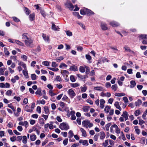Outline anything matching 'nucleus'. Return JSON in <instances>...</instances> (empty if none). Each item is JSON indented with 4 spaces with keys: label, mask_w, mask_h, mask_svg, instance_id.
Segmentation results:
<instances>
[{
    "label": "nucleus",
    "mask_w": 147,
    "mask_h": 147,
    "mask_svg": "<svg viewBox=\"0 0 147 147\" xmlns=\"http://www.w3.org/2000/svg\"><path fill=\"white\" fill-rule=\"evenodd\" d=\"M15 42L18 45L22 46H24V44L22 42H21L20 41L18 40H15Z\"/></svg>",
    "instance_id": "34"
},
{
    "label": "nucleus",
    "mask_w": 147,
    "mask_h": 147,
    "mask_svg": "<svg viewBox=\"0 0 147 147\" xmlns=\"http://www.w3.org/2000/svg\"><path fill=\"white\" fill-rule=\"evenodd\" d=\"M61 73L63 76H65L66 77H68V76L69 74V72L66 70H61Z\"/></svg>",
    "instance_id": "9"
},
{
    "label": "nucleus",
    "mask_w": 147,
    "mask_h": 147,
    "mask_svg": "<svg viewBox=\"0 0 147 147\" xmlns=\"http://www.w3.org/2000/svg\"><path fill=\"white\" fill-rule=\"evenodd\" d=\"M58 64L56 63L55 62H53L52 63V66L53 67H56L58 66Z\"/></svg>",
    "instance_id": "62"
},
{
    "label": "nucleus",
    "mask_w": 147,
    "mask_h": 147,
    "mask_svg": "<svg viewBox=\"0 0 147 147\" xmlns=\"http://www.w3.org/2000/svg\"><path fill=\"white\" fill-rule=\"evenodd\" d=\"M10 140L12 142H13L16 140V136H13L10 138Z\"/></svg>",
    "instance_id": "58"
},
{
    "label": "nucleus",
    "mask_w": 147,
    "mask_h": 147,
    "mask_svg": "<svg viewBox=\"0 0 147 147\" xmlns=\"http://www.w3.org/2000/svg\"><path fill=\"white\" fill-rule=\"evenodd\" d=\"M4 53L5 55H9V52L7 51V48H4Z\"/></svg>",
    "instance_id": "55"
},
{
    "label": "nucleus",
    "mask_w": 147,
    "mask_h": 147,
    "mask_svg": "<svg viewBox=\"0 0 147 147\" xmlns=\"http://www.w3.org/2000/svg\"><path fill=\"white\" fill-rule=\"evenodd\" d=\"M111 125V123H108L106 125L105 128L107 131H108L109 130V127Z\"/></svg>",
    "instance_id": "56"
},
{
    "label": "nucleus",
    "mask_w": 147,
    "mask_h": 147,
    "mask_svg": "<svg viewBox=\"0 0 147 147\" xmlns=\"http://www.w3.org/2000/svg\"><path fill=\"white\" fill-rule=\"evenodd\" d=\"M8 107L11 109L14 112H16V109L14 108V107L11 104H8Z\"/></svg>",
    "instance_id": "53"
},
{
    "label": "nucleus",
    "mask_w": 147,
    "mask_h": 147,
    "mask_svg": "<svg viewBox=\"0 0 147 147\" xmlns=\"http://www.w3.org/2000/svg\"><path fill=\"white\" fill-rule=\"evenodd\" d=\"M81 92H85L86 90L87 87L85 85H84L83 86H81L80 87Z\"/></svg>",
    "instance_id": "18"
},
{
    "label": "nucleus",
    "mask_w": 147,
    "mask_h": 147,
    "mask_svg": "<svg viewBox=\"0 0 147 147\" xmlns=\"http://www.w3.org/2000/svg\"><path fill=\"white\" fill-rule=\"evenodd\" d=\"M49 94L51 96H53L56 95V94L54 93L52 90H50L49 91Z\"/></svg>",
    "instance_id": "51"
},
{
    "label": "nucleus",
    "mask_w": 147,
    "mask_h": 147,
    "mask_svg": "<svg viewBox=\"0 0 147 147\" xmlns=\"http://www.w3.org/2000/svg\"><path fill=\"white\" fill-rule=\"evenodd\" d=\"M142 103V102L141 100L138 99L135 102V105L136 106L139 107L141 105Z\"/></svg>",
    "instance_id": "20"
},
{
    "label": "nucleus",
    "mask_w": 147,
    "mask_h": 147,
    "mask_svg": "<svg viewBox=\"0 0 147 147\" xmlns=\"http://www.w3.org/2000/svg\"><path fill=\"white\" fill-rule=\"evenodd\" d=\"M110 108L111 107L109 106H106L104 109V111L105 112L108 113L109 112Z\"/></svg>",
    "instance_id": "39"
},
{
    "label": "nucleus",
    "mask_w": 147,
    "mask_h": 147,
    "mask_svg": "<svg viewBox=\"0 0 147 147\" xmlns=\"http://www.w3.org/2000/svg\"><path fill=\"white\" fill-rule=\"evenodd\" d=\"M35 94L36 95H38L39 96H41L42 95V93L41 92V88H38L37 91L35 92Z\"/></svg>",
    "instance_id": "14"
},
{
    "label": "nucleus",
    "mask_w": 147,
    "mask_h": 147,
    "mask_svg": "<svg viewBox=\"0 0 147 147\" xmlns=\"http://www.w3.org/2000/svg\"><path fill=\"white\" fill-rule=\"evenodd\" d=\"M47 68L53 71H56L59 70V69L58 68H53L51 67H48Z\"/></svg>",
    "instance_id": "57"
},
{
    "label": "nucleus",
    "mask_w": 147,
    "mask_h": 147,
    "mask_svg": "<svg viewBox=\"0 0 147 147\" xmlns=\"http://www.w3.org/2000/svg\"><path fill=\"white\" fill-rule=\"evenodd\" d=\"M52 29L53 30L56 31L57 30H58L59 29V28L58 26H56L55 24H53L52 26Z\"/></svg>",
    "instance_id": "38"
},
{
    "label": "nucleus",
    "mask_w": 147,
    "mask_h": 147,
    "mask_svg": "<svg viewBox=\"0 0 147 147\" xmlns=\"http://www.w3.org/2000/svg\"><path fill=\"white\" fill-rule=\"evenodd\" d=\"M139 38L142 39H147V35L141 34L139 36Z\"/></svg>",
    "instance_id": "30"
},
{
    "label": "nucleus",
    "mask_w": 147,
    "mask_h": 147,
    "mask_svg": "<svg viewBox=\"0 0 147 147\" xmlns=\"http://www.w3.org/2000/svg\"><path fill=\"white\" fill-rule=\"evenodd\" d=\"M94 89L95 90L102 91L103 90V88L102 86H99L95 87H94Z\"/></svg>",
    "instance_id": "19"
},
{
    "label": "nucleus",
    "mask_w": 147,
    "mask_h": 147,
    "mask_svg": "<svg viewBox=\"0 0 147 147\" xmlns=\"http://www.w3.org/2000/svg\"><path fill=\"white\" fill-rule=\"evenodd\" d=\"M71 86L73 88H76L80 86V84L78 83H73L71 84Z\"/></svg>",
    "instance_id": "45"
},
{
    "label": "nucleus",
    "mask_w": 147,
    "mask_h": 147,
    "mask_svg": "<svg viewBox=\"0 0 147 147\" xmlns=\"http://www.w3.org/2000/svg\"><path fill=\"white\" fill-rule=\"evenodd\" d=\"M50 63V62H49L48 61H44L42 62V64L46 66H49V63Z\"/></svg>",
    "instance_id": "44"
},
{
    "label": "nucleus",
    "mask_w": 147,
    "mask_h": 147,
    "mask_svg": "<svg viewBox=\"0 0 147 147\" xmlns=\"http://www.w3.org/2000/svg\"><path fill=\"white\" fill-rule=\"evenodd\" d=\"M22 38L24 39L25 40H27L31 37L30 36L26 33L23 34L22 35Z\"/></svg>",
    "instance_id": "7"
},
{
    "label": "nucleus",
    "mask_w": 147,
    "mask_h": 147,
    "mask_svg": "<svg viewBox=\"0 0 147 147\" xmlns=\"http://www.w3.org/2000/svg\"><path fill=\"white\" fill-rule=\"evenodd\" d=\"M100 139L101 140H102L105 137V134L103 132H101L100 133Z\"/></svg>",
    "instance_id": "32"
},
{
    "label": "nucleus",
    "mask_w": 147,
    "mask_h": 147,
    "mask_svg": "<svg viewBox=\"0 0 147 147\" xmlns=\"http://www.w3.org/2000/svg\"><path fill=\"white\" fill-rule=\"evenodd\" d=\"M101 29L103 30H106L108 29L106 24L104 22H101L100 24Z\"/></svg>",
    "instance_id": "6"
},
{
    "label": "nucleus",
    "mask_w": 147,
    "mask_h": 147,
    "mask_svg": "<svg viewBox=\"0 0 147 147\" xmlns=\"http://www.w3.org/2000/svg\"><path fill=\"white\" fill-rule=\"evenodd\" d=\"M25 110L27 112H31L32 111V110L30 109V107L28 105H26L25 108Z\"/></svg>",
    "instance_id": "23"
},
{
    "label": "nucleus",
    "mask_w": 147,
    "mask_h": 147,
    "mask_svg": "<svg viewBox=\"0 0 147 147\" xmlns=\"http://www.w3.org/2000/svg\"><path fill=\"white\" fill-rule=\"evenodd\" d=\"M111 95L110 93L109 92L105 93L104 92H102L100 94V96L102 97L106 96L109 97H110Z\"/></svg>",
    "instance_id": "8"
},
{
    "label": "nucleus",
    "mask_w": 147,
    "mask_h": 147,
    "mask_svg": "<svg viewBox=\"0 0 147 147\" xmlns=\"http://www.w3.org/2000/svg\"><path fill=\"white\" fill-rule=\"evenodd\" d=\"M90 122V121L88 120H85L82 121V125L83 127H86V128H88V125Z\"/></svg>",
    "instance_id": "10"
},
{
    "label": "nucleus",
    "mask_w": 147,
    "mask_h": 147,
    "mask_svg": "<svg viewBox=\"0 0 147 147\" xmlns=\"http://www.w3.org/2000/svg\"><path fill=\"white\" fill-rule=\"evenodd\" d=\"M85 67H84L83 66H80L79 68V70L82 73L84 72L85 71Z\"/></svg>",
    "instance_id": "40"
},
{
    "label": "nucleus",
    "mask_w": 147,
    "mask_h": 147,
    "mask_svg": "<svg viewBox=\"0 0 147 147\" xmlns=\"http://www.w3.org/2000/svg\"><path fill=\"white\" fill-rule=\"evenodd\" d=\"M99 134H96L94 135L93 139L95 141H97L99 137Z\"/></svg>",
    "instance_id": "60"
},
{
    "label": "nucleus",
    "mask_w": 147,
    "mask_h": 147,
    "mask_svg": "<svg viewBox=\"0 0 147 147\" xmlns=\"http://www.w3.org/2000/svg\"><path fill=\"white\" fill-rule=\"evenodd\" d=\"M18 64L20 66H22L25 70L26 69V65L24 63L22 62H20Z\"/></svg>",
    "instance_id": "36"
},
{
    "label": "nucleus",
    "mask_w": 147,
    "mask_h": 147,
    "mask_svg": "<svg viewBox=\"0 0 147 147\" xmlns=\"http://www.w3.org/2000/svg\"><path fill=\"white\" fill-rule=\"evenodd\" d=\"M105 103V100L103 99H101L100 100V107L101 109H103L104 107V104Z\"/></svg>",
    "instance_id": "12"
},
{
    "label": "nucleus",
    "mask_w": 147,
    "mask_h": 147,
    "mask_svg": "<svg viewBox=\"0 0 147 147\" xmlns=\"http://www.w3.org/2000/svg\"><path fill=\"white\" fill-rule=\"evenodd\" d=\"M80 131L82 133V136L86 137L87 136L86 133V131L82 128H80Z\"/></svg>",
    "instance_id": "16"
},
{
    "label": "nucleus",
    "mask_w": 147,
    "mask_h": 147,
    "mask_svg": "<svg viewBox=\"0 0 147 147\" xmlns=\"http://www.w3.org/2000/svg\"><path fill=\"white\" fill-rule=\"evenodd\" d=\"M114 105L116 108L119 109L120 111L122 109L119 105V102L117 101L115 102L114 104Z\"/></svg>",
    "instance_id": "17"
},
{
    "label": "nucleus",
    "mask_w": 147,
    "mask_h": 147,
    "mask_svg": "<svg viewBox=\"0 0 147 147\" xmlns=\"http://www.w3.org/2000/svg\"><path fill=\"white\" fill-rule=\"evenodd\" d=\"M21 58L24 61H26L27 59V57L24 55H23L21 56Z\"/></svg>",
    "instance_id": "47"
},
{
    "label": "nucleus",
    "mask_w": 147,
    "mask_h": 147,
    "mask_svg": "<svg viewBox=\"0 0 147 147\" xmlns=\"http://www.w3.org/2000/svg\"><path fill=\"white\" fill-rule=\"evenodd\" d=\"M121 116L122 117H120L119 119V121L121 122L124 121V119H125V120H126L128 119V113L125 111L123 112Z\"/></svg>",
    "instance_id": "1"
},
{
    "label": "nucleus",
    "mask_w": 147,
    "mask_h": 147,
    "mask_svg": "<svg viewBox=\"0 0 147 147\" xmlns=\"http://www.w3.org/2000/svg\"><path fill=\"white\" fill-rule=\"evenodd\" d=\"M20 78L18 76H16L14 77V78L11 79V81L13 83H15L16 82V80H18Z\"/></svg>",
    "instance_id": "21"
},
{
    "label": "nucleus",
    "mask_w": 147,
    "mask_h": 147,
    "mask_svg": "<svg viewBox=\"0 0 147 147\" xmlns=\"http://www.w3.org/2000/svg\"><path fill=\"white\" fill-rule=\"evenodd\" d=\"M125 95L124 93H117L115 94V96H123Z\"/></svg>",
    "instance_id": "43"
},
{
    "label": "nucleus",
    "mask_w": 147,
    "mask_h": 147,
    "mask_svg": "<svg viewBox=\"0 0 147 147\" xmlns=\"http://www.w3.org/2000/svg\"><path fill=\"white\" fill-rule=\"evenodd\" d=\"M86 59L89 60H90L92 59L91 57L89 55H85Z\"/></svg>",
    "instance_id": "61"
},
{
    "label": "nucleus",
    "mask_w": 147,
    "mask_h": 147,
    "mask_svg": "<svg viewBox=\"0 0 147 147\" xmlns=\"http://www.w3.org/2000/svg\"><path fill=\"white\" fill-rule=\"evenodd\" d=\"M89 107L87 106H84L83 107L82 109L84 112H87L88 111Z\"/></svg>",
    "instance_id": "42"
},
{
    "label": "nucleus",
    "mask_w": 147,
    "mask_h": 147,
    "mask_svg": "<svg viewBox=\"0 0 147 147\" xmlns=\"http://www.w3.org/2000/svg\"><path fill=\"white\" fill-rule=\"evenodd\" d=\"M36 76L34 74H32L31 75V78L32 80H35L36 79Z\"/></svg>",
    "instance_id": "54"
},
{
    "label": "nucleus",
    "mask_w": 147,
    "mask_h": 147,
    "mask_svg": "<svg viewBox=\"0 0 147 147\" xmlns=\"http://www.w3.org/2000/svg\"><path fill=\"white\" fill-rule=\"evenodd\" d=\"M118 87L117 85L116 84H114L112 86L111 88L114 91H116Z\"/></svg>",
    "instance_id": "46"
},
{
    "label": "nucleus",
    "mask_w": 147,
    "mask_h": 147,
    "mask_svg": "<svg viewBox=\"0 0 147 147\" xmlns=\"http://www.w3.org/2000/svg\"><path fill=\"white\" fill-rule=\"evenodd\" d=\"M59 127L62 130H67L69 129V126L67 124L63 123L60 124Z\"/></svg>",
    "instance_id": "3"
},
{
    "label": "nucleus",
    "mask_w": 147,
    "mask_h": 147,
    "mask_svg": "<svg viewBox=\"0 0 147 147\" xmlns=\"http://www.w3.org/2000/svg\"><path fill=\"white\" fill-rule=\"evenodd\" d=\"M24 42L25 45L27 47H33V40L31 37L27 40H25Z\"/></svg>",
    "instance_id": "2"
},
{
    "label": "nucleus",
    "mask_w": 147,
    "mask_h": 147,
    "mask_svg": "<svg viewBox=\"0 0 147 147\" xmlns=\"http://www.w3.org/2000/svg\"><path fill=\"white\" fill-rule=\"evenodd\" d=\"M24 9L26 14L27 15H29L30 13V11L29 10V9L28 8L24 7Z\"/></svg>",
    "instance_id": "31"
},
{
    "label": "nucleus",
    "mask_w": 147,
    "mask_h": 147,
    "mask_svg": "<svg viewBox=\"0 0 147 147\" xmlns=\"http://www.w3.org/2000/svg\"><path fill=\"white\" fill-rule=\"evenodd\" d=\"M70 109L71 110H72V108H71ZM75 113V112L74 111H71L70 113H67V115L69 117H70V115H71V116L74 115Z\"/></svg>",
    "instance_id": "22"
},
{
    "label": "nucleus",
    "mask_w": 147,
    "mask_h": 147,
    "mask_svg": "<svg viewBox=\"0 0 147 147\" xmlns=\"http://www.w3.org/2000/svg\"><path fill=\"white\" fill-rule=\"evenodd\" d=\"M134 129L136 134L138 135L140 133V129L138 128V126H135L134 127Z\"/></svg>",
    "instance_id": "26"
},
{
    "label": "nucleus",
    "mask_w": 147,
    "mask_h": 147,
    "mask_svg": "<svg viewBox=\"0 0 147 147\" xmlns=\"http://www.w3.org/2000/svg\"><path fill=\"white\" fill-rule=\"evenodd\" d=\"M145 138H142L140 140V142L142 144H144L145 142Z\"/></svg>",
    "instance_id": "63"
},
{
    "label": "nucleus",
    "mask_w": 147,
    "mask_h": 147,
    "mask_svg": "<svg viewBox=\"0 0 147 147\" xmlns=\"http://www.w3.org/2000/svg\"><path fill=\"white\" fill-rule=\"evenodd\" d=\"M86 12V14L88 15H91L94 14V13L92 11L87 9Z\"/></svg>",
    "instance_id": "35"
},
{
    "label": "nucleus",
    "mask_w": 147,
    "mask_h": 147,
    "mask_svg": "<svg viewBox=\"0 0 147 147\" xmlns=\"http://www.w3.org/2000/svg\"><path fill=\"white\" fill-rule=\"evenodd\" d=\"M30 138L32 141H34L36 139V137L35 135L32 134L30 135Z\"/></svg>",
    "instance_id": "24"
},
{
    "label": "nucleus",
    "mask_w": 147,
    "mask_h": 147,
    "mask_svg": "<svg viewBox=\"0 0 147 147\" xmlns=\"http://www.w3.org/2000/svg\"><path fill=\"white\" fill-rule=\"evenodd\" d=\"M77 76L79 78H80L82 80L85 79L88 77L86 75L82 76L80 75L79 74H78Z\"/></svg>",
    "instance_id": "33"
},
{
    "label": "nucleus",
    "mask_w": 147,
    "mask_h": 147,
    "mask_svg": "<svg viewBox=\"0 0 147 147\" xmlns=\"http://www.w3.org/2000/svg\"><path fill=\"white\" fill-rule=\"evenodd\" d=\"M87 9L84 8L83 9H82L80 10V14L81 15H84L85 14H87L86 12Z\"/></svg>",
    "instance_id": "28"
},
{
    "label": "nucleus",
    "mask_w": 147,
    "mask_h": 147,
    "mask_svg": "<svg viewBox=\"0 0 147 147\" xmlns=\"http://www.w3.org/2000/svg\"><path fill=\"white\" fill-rule=\"evenodd\" d=\"M69 69L71 71H76L78 70L77 67L75 65L71 66Z\"/></svg>",
    "instance_id": "25"
},
{
    "label": "nucleus",
    "mask_w": 147,
    "mask_h": 147,
    "mask_svg": "<svg viewBox=\"0 0 147 147\" xmlns=\"http://www.w3.org/2000/svg\"><path fill=\"white\" fill-rule=\"evenodd\" d=\"M69 138H71L74 135V134L73 133V132L71 130H70L69 131Z\"/></svg>",
    "instance_id": "50"
},
{
    "label": "nucleus",
    "mask_w": 147,
    "mask_h": 147,
    "mask_svg": "<svg viewBox=\"0 0 147 147\" xmlns=\"http://www.w3.org/2000/svg\"><path fill=\"white\" fill-rule=\"evenodd\" d=\"M44 111L46 114H48L49 113V111L48 107L47 106H45L44 107Z\"/></svg>",
    "instance_id": "48"
},
{
    "label": "nucleus",
    "mask_w": 147,
    "mask_h": 147,
    "mask_svg": "<svg viewBox=\"0 0 147 147\" xmlns=\"http://www.w3.org/2000/svg\"><path fill=\"white\" fill-rule=\"evenodd\" d=\"M131 85L130 86V87L131 88H133L134 87L136 84V83L134 81H130Z\"/></svg>",
    "instance_id": "27"
},
{
    "label": "nucleus",
    "mask_w": 147,
    "mask_h": 147,
    "mask_svg": "<svg viewBox=\"0 0 147 147\" xmlns=\"http://www.w3.org/2000/svg\"><path fill=\"white\" fill-rule=\"evenodd\" d=\"M108 140H105L104 143H103V145L105 147H106L108 145Z\"/></svg>",
    "instance_id": "64"
},
{
    "label": "nucleus",
    "mask_w": 147,
    "mask_h": 147,
    "mask_svg": "<svg viewBox=\"0 0 147 147\" xmlns=\"http://www.w3.org/2000/svg\"><path fill=\"white\" fill-rule=\"evenodd\" d=\"M79 143H82L83 145L85 146H88V141L87 140H79Z\"/></svg>",
    "instance_id": "11"
},
{
    "label": "nucleus",
    "mask_w": 147,
    "mask_h": 147,
    "mask_svg": "<svg viewBox=\"0 0 147 147\" xmlns=\"http://www.w3.org/2000/svg\"><path fill=\"white\" fill-rule=\"evenodd\" d=\"M67 93L71 98H73L76 95V93L72 89H69Z\"/></svg>",
    "instance_id": "4"
},
{
    "label": "nucleus",
    "mask_w": 147,
    "mask_h": 147,
    "mask_svg": "<svg viewBox=\"0 0 147 147\" xmlns=\"http://www.w3.org/2000/svg\"><path fill=\"white\" fill-rule=\"evenodd\" d=\"M110 24L113 27H117L119 25V24L118 23L114 21L110 22Z\"/></svg>",
    "instance_id": "15"
},
{
    "label": "nucleus",
    "mask_w": 147,
    "mask_h": 147,
    "mask_svg": "<svg viewBox=\"0 0 147 147\" xmlns=\"http://www.w3.org/2000/svg\"><path fill=\"white\" fill-rule=\"evenodd\" d=\"M12 93V90H7L6 93V95L8 96H10L11 95V94Z\"/></svg>",
    "instance_id": "52"
},
{
    "label": "nucleus",
    "mask_w": 147,
    "mask_h": 147,
    "mask_svg": "<svg viewBox=\"0 0 147 147\" xmlns=\"http://www.w3.org/2000/svg\"><path fill=\"white\" fill-rule=\"evenodd\" d=\"M123 49L124 50L126 51H129V52L130 51V49L129 47L126 46H125L123 47Z\"/></svg>",
    "instance_id": "49"
},
{
    "label": "nucleus",
    "mask_w": 147,
    "mask_h": 147,
    "mask_svg": "<svg viewBox=\"0 0 147 147\" xmlns=\"http://www.w3.org/2000/svg\"><path fill=\"white\" fill-rule=\"evenodd\" d=\"M23 140L22 142L24 144H26L27 142V137L25 136H22Z\"/></svg>",
    "instance_id": "29"
},
{
    "label": "nucleus",
    "mask_w": 147,
    "mask_h": 147,
    "mask_svg": "<svg viewBox=\"0 0 147 147\" xmlns=\"http://www.w3.org/2000/svg\"><path fill=\"white\" fill-rule=\"evenodd\" d=\"M42 37L45 41L47 42L49 41V37L48 36H46L45 34H43L42 35Z\"/></svg>",
    "instance_id": "13"
},
{
    "label": "nucleus",
    "mask_w": 147,
    "mask_h": 147,
    "mask_svg": "<svg viewBox=\"0 0 147 147\" xmlns=\"http://www.w3.org/2000/svg\"><path fill=\"white\" fill-rule=\"evenodd\" d=\"M34 16L35 14L34 13H33L31 14H30L29 16V18L30 19L31 21H33L34 19Z\"/></svg>",
    "instance_id": "37"
},
{
    "label": "nucleus",
    "mask_w": 147,
    "mask_h": 147,
    "mask_svg": "<svg viewBox=\"0 0 147 147\" xmlns=\"http://www.w3.org/2000/svg\"><path fill=\"white\" fill-rule=\"evenodd\" d=\"M141 113V111L140 109L134 112V115L136 116H138Z\"/></svg>",
    "instance_id": "41"
},
{
    "label": "nucleus",
    "mask_w": 147,
    "mask_h": 147,
    "mask_svg": "<svg viewBox=\"0 0 147 147\" xmlns=\"http://www.w3.org/2000/svg\"><path fill=\"white\" fill-rule=\"evenodd\" d=\"M65 5L70 10H72L74 8V6L70 2H67L65 3Z\"/></svg>",
    "instance_id": "5"
},
{
    "label": "nucleus",
    "mask_w": 147,
    "mask_h": 147,
    "mask_svg": "<svg viewBox=\"0 0 147 147\" xmlns=\"http://www.w3.org/2000/svg\"><path fill=\"white\" fill-rule=\"evenodd\" d=\"M70 79L71 81L72 82H74L76 81V80L74 76L73 75L71 76H70Z\"/></svg>",
    "instance_id": "59"
}]
</instances>
